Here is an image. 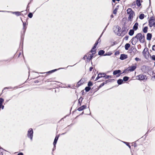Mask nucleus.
Returning <instances> with one entry per match:
<instances>
[{
	"mask_svg": "<svg viewBox=\"0 0 155 155\" xmlns=\"http://www.w3.org/2000/svg\"><path fill=\"white\" fill-rule=\"evenodd\" d=\"M127 13L129 15V17L128 18V20L132 21L134 16V12L131 8H128L127 10Z\"/></svg>",
	"mask_w": 155,
	"mask_h": 155,
	"instance_id": "obj_1",
	"label": "nucleus"
},
{
	"mask_svg": "<svg viewBox=\"0 0 155 155\" xmlns=\"http://www.w3.org/2000/svg\"><path fill=\"white\" fill-rule=\"evenodd\" d=\"M136 38L139 40L140 42L143 43L144 41V36L143 35H142L140 33L137 34L136 36Z\"/></svg>",
	"mask_w": 155,
	"mask_h": 155,
	"instance_id": "obj_2",
	"label": "nucleus"
},
{
	"mask_svg": "<svg viewBox=\"0 0 155 155\" xmlns=\"http://www.w3.org/2000/svg\"><path fill=\"white\" fill-rule=\"evenodd\" d=\"M33 134V131L32 128H30L28 131L27 136L32 140Z\"/></svg>",
	"mask_w": 155,
	"mask_h": 155,
	"instance_id": "obj_3",
	"label": "nucleus"
},
{
	"mask_svg": "<svg viewBox=\"0 0 155 155\" xmlns=\"http://www.w3.org/2000/svg\"><path fill=\"white\" fill-rule=\"evenodd\" d=\"M93 54H91V52L87 53L83 58L84 59H85V57H86L87 61H89L93 58Z\"/></svg>",
	"mask_w": 155,
	"mask_h": 155,
	"instance_id": "obj_4",
	"label": "nucleus"
},
{
	"mask_svg": "<svg viewBox=\"0 0 155 155\" xmlns=\"http://www.w3.org/2000/svg\"><path fill=\"white\" fill-rule=\"evenodd\" d=\"M149 26L150 27H151L152 26L155 27L154 20L152 18H150L149 20Z\"/></svg>",
	"mask_w": 155,
	"mask_h": 155,
	"instance_id": "obj_5",
	"label": "nucleus"
},
{
	"mask_svg": "<svg viewBox=\"0 0 155 155\" xmlns=\"http://www.w3.org/2000/svg\"><path fill=\"white\" fill-rule=\"evenodd\" d=\"M139 80H143L145 79H147V78L146 75L140 74L136 77Z\"/></svg>",
	"mask_w": 155,
	"mask_h": 155,
	"instance_id": "obj_6",
	"label": "nucleus"
},
{
	"mask_svg": "<svg viewBox=\"0 0 155 155\" xmlns=\"http://www.w3.org/2000/svg\"><path fill=\"white\" fill-rule=\"evenodd\" d=\"M130 54L132 55H134L136 54L137 50L136 48L134 47H132L131 48L130 50Z\"/></svg>",
	"mask_w": 155,
	"mask_h": 155,
	"instance_id": "obj_7",
	"label": "nucleus"
},
{
	"mask_svg": "<svg viewBox=\"0 0 155 155\" xmlns=\"http://www.w3.org/2000/svg\"><path fill=\"white\" fill-rule=\"evenodd\" d=\"M137 68L136 65H133L130 66L128 68V71H134Z\"/></svg>",
	"mask_w": 155,
	"mask_h": 155,
	"instance_id": "obj_8",
	"label": "nucleus"
},
{
	"mask_svg": "<svg viewBox=\"0 0 155 155\" xmlns=\"http://www.w3.org/2000/svg\"><path fill=\"white\" fill-rule=\"evenodd\" d=\"M138 40L137 39V38H136V36L133 37L131 40V43L132 45H135L137 43V42L138 41Z\"/></svg>",
	"mask_w": 155,
	"mask_h": 155,
	"instance_id": "obj_9",
	"label": "nucleus"
},
{
	"mask_svg": "<svg viewBox=\"0 0 155 155\" xmlns=\"http://www.w3.org/2000/svg\"><path fill=\"white\" fill-rule=\"evenodd\" d=\"M127 58V55L125 54H121L120 55V59L121 60H124Z\"/></svg>",
	"mask_w": 155,
	"mask_h": 155,
	"instance_id": "obj_10",
	"label": "nucleus"
},
{
	"mask_svg": "<svg viewBox=\"0 0 155 155\" xmlns=\"http://www.w3.org/2000/svg\"><path fill=\"white\" fill-rule=\"evenodd\" d=\"M59 136H56L55 138L54 142H53V144L54 146V147H55V145L57 142V140L58 139Z\"/></svg>",
	"mask_w": 155,
	"mask_h": 155,
	"instance_id": "obj_11",
	"label": "nucleus"
},
{
	"mask_svg": "<svg viewBox=\"0 0 155 155\" xmlns=\"http://www.w3.org/2000/svg\"><path fill=\"white\" fill-rule=\"evenodd\" d=\"M152 38V35L150 33H148L147 35V40H150Z\"/></svg>",
	"mask_w": 155,
	"mask_h": 155,
	"instance_id": "obj_12",
	"label": "nucleus"
},
{
	"mask_svg": "<svg viewBox=\"0 0 155 155\" xmlns=\"http://www.w3.org/2000/svg\"><path fill=\"white\" fill-rule=\"evenodd\" d=\"M138 23L137 22L133 26V29L135 30H137L138 28Z\"/></svg>",
	"mask_w": 155,
	"mask_h": 155,
	"instance_id": "obj_13",
	"label": "nucleus"
},
{
	"mask_svg": "<svg viewBox=\"0 0 155 155\" xmlns=\"http://www.w3.org/2000/svg\"><path fill=\"white\" fill-rule=\"evenodd\" d=\"M95 48H95V46H94V47L92 48L91 50V51L90 52H91V53H92V54H94L96 53Z\"/></svg>",
	"mask_w": 155,
	"mask_h": 155,
	"instance_id": "obj_14",
	"label": "nucleus"
},
{
	"mask_svg": "<svg viewBox=\"0 0 155 155\" xmlns=\"http://www.w3.org/2000/svg\"><path fill=\"white\" fill-rule=\"evenodd\" d=\"M86 106L85 105H83L78 109V110L80 111L83 110L86 108Z\"/></svg>",
	"mask_w": 155,
	"mask_h": 155,
	"instance_id": "obj_15",
	"label": "nucleus"
},
{
	"mask_svg": "<svg viewBox=\"0 0 155 155\" xmlns=\"http://www.w3.org/2000/svg\"><path fill=\"white\" fill-rule=\"evenodd\" d=\"M11 12L13 14H15L17 16H19L21 15L20 12Z\"/></svg>",
	"mask_w": 155,
	"mask_h": 155,
	"instance_id": "obj_16",
	"label": "nucleus"
},
{
	"mask_svg": "<svg viewBox=\"0 0 155 155\" xmlns=\"http://www.w3.org/2000/svg\"><path fill=\"white\" fill-rule=\"evenodd\" d=\"M121 72V71L120 70H116L113 72V74L114 75H116L117 74H119Z\"/></svg>",
	"mask_w": 155,
	"mask_h": 155,
	"instance_id": "obj_17",
	"label": "nucleus"
},
{
	"mask_svg": "<svg viewBox=\"0 0 155 155\" xmlns=\"http://www.w3.org/2000/svg\"><path fill=\"white\" fill-rule=\"evenodd\" d=\"M141 1L142 2L141 0H137L136 1L137 5L138 7H140L141 5L140 3Z\"/></svg>",
	"mask_w": 155,
	"mask_h": 155,
	"instance_id": "obj_18",
	"label": "nucleus"
},
{
	"mask_svg": "<svg viewBox=\"0 0 155 155\" xmlns=\"http://www.w3.org/2000/svg\"><path fill=\"white\" fill-rule=\"evenodd\" d=\"M134 33V30L131 29L129 33V34L130 35L132 36L133 35Z\"/></svg>",
	"mask_w": 155,
	"mask_h": 155,
	"instance_id": "obj_19",
	"label": "nucleus"
},
{
	"mask_svg": "<svg viewBox=\"0 0 155 155\" xmlns=\"http://www.w3.org/2000/svg\"><path fill=\"white\" fill-rule=\"evenodd\" d=\"M130 45L129 43L126 44L125 45V49L126 50L128 49L130 47Z\"/></svg>",
	"mask_w": 155,
	"mask_h": 155,
	"instance_id": "obj_20",
	"label": "nucleus"
},
{
	"mask_svg": "<svg viewBox=\"0 0 155 155\" xmlns=\"http://www.w3.org/2000/svg\"><path fill=\"white\" fill-rule=\"evenodd\" d=\"M4 101V99L2 98H0V108H1L2 105V104Z\"/></svg>",
	"mask_w": 155,
	"mask_h": 155,
	"instance_id": "obj_21",
	"label": "nucleus"
},
{
	"mask_svg": "<svg viewBox=\"0 0 155 155\" xmlns=\"http://www.w3.org/2000/svg\"><path fill=\"white\" fill-rule=\"evenodd\" d=\"M104 51L103 50H100L98 52V54L99 55H102L104 54Z\"/></svg>",
	"mask_w": 155,
	"mask_h": 155,
	"instance_id": "obj_22",
	"label": "nucleus"
},
{
	"mask_svg": "<svg viewBox=\"0 0 155 155\" xmlns=\"http://www.w3.org/2000/svg\"><path fill=\"white\" fill-rule=\"evenodd\" d=\"M123 82V80L122 79H119L117 81V82L119 84H121Z\"/></svg>",
	"mask_w": 155,
	"mask_h": 155,
	"instance_id": "obj_23",
	"label": "nucleus"
},
{
	"mask_svg": "<svg viewBox=\"0 0 155 155\" xmlns=\"http://www.w3.org/2000/svg\"><path fill=\"white\" fill-rule=\"evenodd\" d=\"M102 75L101 74V73H99L98 74V76L97 77V78H96V79L95 80V81H97V80L98 79H99V78H101V75Z\"/></svg>",
	"mask_w": 155,
	"mask_h": 155,
	"instance_id": "obj_24",
	"label": "nucleus"
},
{
	"mask_svg": "<svg viewBox=\"0 0 155 155\" xmlns=\"http://www.w3.org/2000/svg\"><path fill=\"white\" fill-rule=\"evenodd\" d=\"M144 16L143 14H141L139 16V18L141 19H142L144 18Z\"/></svg>",
	"mask_w": 155,
	"mask_h": 155,
	"instance_id": "obj_25",
	"label": "nucleus"
},
{
	"mask_svg": "<svg viewBox=\"0 0 155 155\" xmlns=\"http://www.w3.org/2000/svg\"><path fill=\"white\" fill-rule=\"evenodd\" d=\"M148 28L147 27H145L143 29V32L144 33H146L147 32V30Z\"/></svg>",
	"mask_w": 155,
	"mask_h": 155,
	"instance_id": "obj_26",
	"label": "nucleus"
},
{
	"mask_svg": "<svg viewBox=\"0 0 155 155\" xmlns=\"http://www.w3.org/2000/svg\"><path fill=\"white\" fill-rule=\"evenodd\" d=\"M90 89H91V88L90 87H86L85 88V91L87 92H88V91H89L90 90Z\"/></svg>",
	"mask_w": 155,
	"mask_h": 155,
	"instance_id": "obj_27",
	"label": "nucleus"
},
{
	"mask_svg": "<svg viewBox=\"0 0 155 155\" xmlns=\"http://www.w3.org/2000/svg\"><path fill=\"white\" fill-rule=\"evenodd\" d=\"M57 70H58V69H54V70H52L51 71H49L47 73H52L57 71Z\"/></svg>",
	"mask_w": 155,
	"mask_h": 155,
	"instance_id": "obj_28",
	"label": "nucleus"
},
{
	"mask_svg": "<svg viewBox=\"0 0 155 155\" xmlns=\"http://www.w3.org/2000/svg\"><path fill=\"white\" fill-rule=\"evenodd\" d=\"M129 78L127 77H124L123 78V80L124 81H127L128 79Z\"/></svg>",
	"mask_w": 155,
	"mask_h": 155,
	"instance_id": "obj_29",
	"label": "nucleus"
},
{
	"mask_svg": "<svg viewBox=\"0 0 155 155\" xmlns=\"http://www.w3.org/2000/svg\"><path fill=\"white\" fill-rule=\"evenodd\" d=\"M130 149V145L128 144V143L126 142H123Z\"/></svg>",
	"mask_w": 155,
	"mask_h": 155,
	"instance_id": "obj_30",
	"label": "nucleus"
},
{
	"mask_svg": "<svg viewBox=\"0 0 155 155\" xmlns=\"http://www.w3.org/2000/svg\"><path fill=\"white\" fill-rule=\"evenodd\" d=\"M105 79H108L109 78H111V76L110 75H105V77H104Z\"/></svg>",
	"mask_w": 155,
	"mask_h": 155,
	"instance_id": "obj_31",
	"label": "nucleus"
},
{
	"mask_svg": "<svg viewBox=\"0 0 155 155\" xmlns=\"http://www.w3.org/2000/svg\"><path fill=\"white\" fill-rule=\"evenodd\" d=\"M28 16L30 18H31L33 16V15L32 13H30L28 14Z\"/></svg>",
	"mask_w": 155,
	"mask_h": 155,
	"instance_id": "obj_32",
	"label": "nucleus"
},
{
	"mask_svg": "<svg viewBox=\"0 0 155 155\" xmlns=\"http://www.w3.org/2000/svg\"><path fill=\"white\" fill-rule=\"evenodd\" d=\"M117 8H116L115 9V10H114V11H113V13L115 15L117 14Z\"/></svg>",
	"mask_w": 155,
	"mask_h": 155,
	"instance_id": "obj_33",
	"label": "nucleus"
},
{
	"mask_svg": "<svg viewBox=\"0 0 155 155\" xmlns=\"http://www.w3.org/2000/svg\"><path fill=\"white\" fill-rule=\"evenodd\" d=\"M93 85L92 83L91 82H89L88 84V85L89 86H91Z\"/></svg>",
	"mask_w": 155,
	"mask_h": 155,
	"instance_id": "obj_34",
	"label": "nucleus"
},
{
	"mask_svg": "<svg viewBox=\"0 0 155 155\" xmlns=\"http://www.w3.org/2000/svg\"><path fill=\"white\" fill-rule=\"evenodd\" d=\"M99 39H100V38H99L98 40L97 41V42H96L95 43V44L94 45V46H95V48H96V46L98 44V41L99 40Z\"/></svg>",
	"mask_w": 155,
	"mask_h": 155,
	"instance_id": "obj_35",
	"label": "nucleus"
},
{
	"mask_svg": "<svg viewBox=\"0 0 155 155\" xmlns=\"http://www.w3.org/2000/svg\"><path fill=\"white\" fill-rule=\"evenodd\" d=\"M152 60L155 61V55H153L152 56Z\"/></svg>",
	"mask_w": 155,
	"mask_h": 155,
	"instance_id": "obj_36",
	"label": "nucleus"
},
{
	"mask_svg": "<svg viewBox=\"0 0 155 155\" xmlns=\"http://www.w3.org/2000/svg\"><path fill=\"white\" fill-rule=\"evenodd\" d=\"M152 49L153 51H155V45L153 46Z\"/></svg>",
	"mask_w": 155,
	"mask_h": 155,
	"instance_id": "obj_37",
	"label": "nucleus"
},
{
	"mask_svg": "<svg viewBox=\"0 0 155 155\" xmlns=\"http://www.w3.org/2000/svg\"><path fill=\"white\" fill-rule=\"evenodd\" d=\"M102 75H101V78L102 77H105V74L103 73L102 74L101 73Z\"/></svg>",
	"mask_w": 155,
	"mask_h": 155,
	"instance_id": "obj_38",
	"label": "nucleus"
},
{
	"mask_svg": "<svg viewBox=\"0 0 155 155\" xmlns=\"http://www.w3.org/2000/svg\"><path fill=\"white\" fill-rule=\"evenodd\" d=\"M135 60L136 61H138L139 60V59L138 58H135Z\"/></svg>",
	"mask_w": 155,
	"mask_h": 155,
	"instance_id": "obj_39",
	"label": "nucleus"
},
{
	"mask_svg": "<svg viewBox=\"0 0 155 155\" xmlns=\"http://www.w3.org/2000/svg\"><path fill=\"white\" fill-rule=\"evenodd\" d=\"M93 69V68L92 67H91L90 68V69H89V70H90V71H92V70Z\"/></svg>",
	"mask_w": 155,
	"mask_h": 155,
	"instance_id": "obj_40",
	"label": "nucleus"
},
{
	"mask_svg": "<svg viewBox=\"0 0 155 155\" xmlns=\"http://www.w3.org/2000/svg\"><path fill=\"white\" fill-rule=\"evenodd\" d=\"M82 98H80L78 100L79 102H80V101H82Z\"/></svg>",
	"mask_w": 155,
	"mask_h": 155,
	"instance_id": "obj_41",
	"label": "nucleus"
},
{
	"mask_svg": "<svg viewBox=\"0 0 155 155\" xmlns=\"http://www.w3.org/2000/svg\"><path fill=\"white\" fill-rule=\"evenodd\" d=\"M23 155V153H20L18 154V155Z\"/></svg>",
	"mask_w": 155,
	"mask_h": 155,
	"instance_id": "obj_42",
	"label": "nucleus"
},
{
	"mask_svg": "<svg viewBox=\"0 0 155 155\" xmlns=\"http://www.w3.org/2000/svg\"><path fill=\"white\" fill-rule=\"evenodd\" d=\"M119 1L120 0H112V1L114 2H115L116 1Z\"/></svg>",
	"mask_w": 155,
	"mask_h": 155,
	"instance_id": "obj_43",
	"label": "nucleus"
},
{
	"mask_svg": "<svg viewBox=\"0 0 155 155\" xmlns=\"http://www.w3.org/2000/svg\"><path fill=\"white\" fill-rule=\"evenodd\" d=\"M107 25L106 26V27L105 28V29H104V30H103V33H103V32H104V31L105 30V29H106V28L107 27ZM102 34H103V33H102ZM102 35V34H101V36H100V37Z\"/></svg>",
	"mask_w": 155,
	"mask_h": 155,
	"instance_id": "obj_44",
	"label": "nucleus"
},
{
	"mask_svg": "<svg viewBox=\"0 0 155 155\" xmlns=\"http://www.w3.org/2000/svg\"><path fill=\"white\" fill-rule=\"evenodd\" d=\"M104 85V83H103L101 84L100 86V87L102 86H103Z\"/></svg>",
	"mask_w": 155,
	"mask_h": 155,
	"instance_id": "obj_45",
	"label": "nucleus"
},
{
	"mask_svg": "<svg viewBox=\"0 0 155 155\" xmlns=\"http://www.w3.org/2000/svg\"><path fill=\"white\" fill-rule=\"evenodd\" d=\"M4 107L3 105H2L1 108L2 109H3L4 108Z\"/></svg>",
	"mask_w": 155,
	"mask_h": 155,
	"instance_id": "obj_46",
	"label": "nucleus"
},
{
	"mask_svg": "<svg viewBox=\"0 0 155 155\" xmlns=\"http://www.w3.org/2000/svg\"><path fill=\"white\" fill-rule=\"evenodd\" d=\"M111 18H113V15H111Z\"/></svg>",
	"mask_w": 155,
	"mask_h": 155,
	"instance_id": "obj_47",
	"label": "nucleus"
},
{
	"mask_svg": "<svg viewBox=\"0 0 155 155\" xmlns=\"http://www.w3.org/2000/svg\"><path fill=\"white\" fill-rule=\"evenodd\" d=\"M25 23H23V26H24V28L25 27Z\"/></svg>",
	"mask_w": 155,
	"mask_h": 155,
	"instance_id": "obj_48",
	"label": "nucleus"
},
{
	"mask_svg": "<svg viewBox=\"0 0 155 155\" xmlns=\"http://www.w3.org/2000/svg\"><path fill=\"white\" fill-rule=\"evenodd\" d=\"M55 147L54 146V147L53 148V150H54V149H55Z\"/></svg>",
	"mask_w": 155,
	"mask_h": 155,
	"instance_id": "obj_49",
	"label": "nucleus"
},
{
	"mask_svg": "<svg viewBox=\"0 0 155 155\" xmlns=\"http://www.w3.org/2000/svg\"><path fill=\"white\" fill-rule=\"evenodd\" d=\"M29 7V6H28V5L27 6V8H28Z\"/></svg>",
	"mask_w": 155,
	"mask_h": 155,
	"instance_id": "obj_50",
	"label": "nucleus"
},
{
	"mask_svg": "<svg viewBox=\"0 0 155 155\" xmlns=\"http://www.w3.org/2000/svg\"><path fill=\"white\" fill-rule=\"evenodd\" d=\"M94 78V76H92V78Z\"/></svg>",
	"mask_w": 155,
	"mask_h": 155,
	"instance_id": "obj_51",
	"label": "nucleus"
},
{
	"mask_svg": "<svg viewBox=\"0 0 155 155\" xmlns=\"http://www.w3.org/2000/svg\"><path fill=\"white\" fill-rule=\"evenodd\" d=\"M150 3V0H149Z\"/></svg>",
	"mask_w": 155,
	"mask_h": 155,
	"instance_id": "obj_52",
	"label": "nucleus"
},
{
	"mask_svg": "<svg viewBox=\"0 0 155 155\" xmlns=\"http://www.w3.org/2000/svg\"><path fill=\"white\" fill-rule=\"evenodd\" d=\"M107 55V54H104V56H105V55Z\"/></svg>",
	"mask_w": 155,
	"mask_h": 155,
	"instance_id": "obj_53",
	"label": "nucleus"
},
{
	"mask_svg": "<svg viewBox=\"0 0 155 155\" xmlns=\"http://www.w3.org/2000/svg\"><path fill=\"white\" fill-rule=\"evenodd\" d=\"M135 4V2L133 3V4Z\"/></svg>",
	"mask_w": 155,
	"mask_h": 155,
	"instance_id": "obj_54",
	"label": "nucleus"
},
{
	"mask_svg": "<svg viewBox=\"0 0 155 155\" xmlns=\"http://www.w3.org/2000/svg\"><path fill=\"white\" fill-rule=\"evenodd\" d=\"M0 12H5V11H0Z\"/></svg>",
	"mask_w": 155,
	"mask_h": 155,
	"instance_id": "obj_55",
	"label": "nucleus"
},
{
	"mask_svg": "<svg viewBox=\"0 0 155 155\" xmlns=\"http://www.w3.org/2000/svg\"><path fill=\"white\" fill-rule=\"evenodd\" d=\"M62 68H59L58 69H62Z\"/></svg>",
	"mask_w": 155,
	"mask_h": 155,
	"instance_id": "obj_56",
	"label": "nucleus"
}]
</instances>
